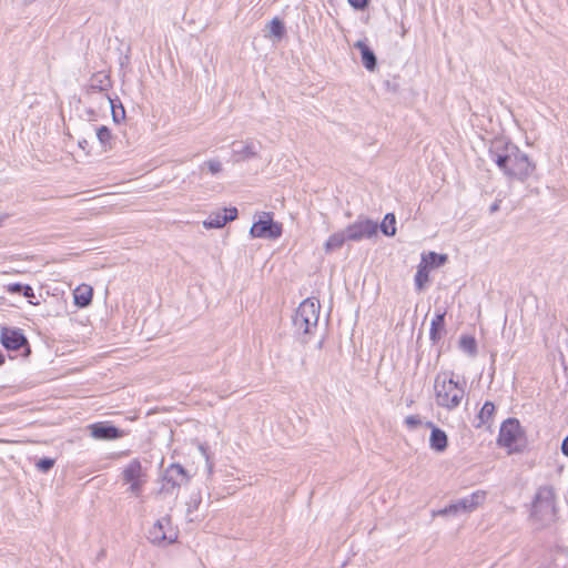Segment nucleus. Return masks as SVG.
Instances as JSON below:
<instances>
[{"label":"nucleus","instance_id":"nucleus-38","mask_svg":"<svg viewBox=\"0 0 568 568\" xmlns=\"http://www.w3.org/2000/svg\"><path fill=\"white\" fill-rule=\"evenodd\" d=\"M561 452L564 455L568 456V436L562 440Z\"/></svg>","mask_w":568,"mask_h":568},{"label":"nucleus","instance_id":"nucleus-27","mask_svg":"<svg viewBox=\"0 0 568 568\" xmlns=\"http://www.w3.org/2000/svg\"><path fill=\"white\" fill-rule=\"evenodd\" d=\"M207 170L212 175H217L223 171V164L219 159H210L201 165V170Z\"/></svg>","mask_w":568,"mask_h":568},{"label":"nucleus","instance_id":"nucleus-1","mask_svg":"<svg viewBox=\"0 0 568 568\" xmlns=\"http://www.w3.org/2000/svg\"><path fill=\"white\" fill-rule=\"evenodd\" d=\"M489 156L507 178L520 182L526 181L536 169L526 153L504 140H495L491 143Z\"/></svg>","mask_w":568,"mask_h":568},{"label":"nucleus","instance_id":"nucleus-9","mask_svg":"<svg viewBox=\"0 0 568 568\" xmlns=\"http://www.w3.org/2000/svg\"><path fill=\"white\" fill-rule=\"evenodd\" d=\"M148 538L154 545L172 544L178 538V531L172 526L170 517L165 516L154 523L148 532Z\"/></svg>","mask_w":568,"mask_h":568},{"label":"nucleus","instance_id":"nucleus-11","mask_svg":"<svg viewBox=\"0 0 568 568\" xmlns=\"http://www.w3.org/2000/svg\"><path fill=\"white\" fill-rule=\"evenodd\" d=\"M91 436L95 439H116L124 435L123 430L105 423H95L89 426Z\"/></svg>","mask_w":568,"mask_h":568},{"label":"nucleus","instance_id":"nucleus-19","mask_svg":"<svg viewBox=\"0 0 568 568\" xmlns=\"http://www.w3.org/2000/svg\"><path fill=\"white\" fill-rule=\"evenodd\" d=\"M166 478L173 486H181L183 483L187 481L185 469L179 464L170 466Z\"/></svg>","mask_w":568,"mask_h":568},{"label":"nucleus","instance_id":"nucleus-30","mask_svg":"<svg viewBox=\"0 0 568 568\" xmlns=\"http://www.w3.org/2000/svg\"><path fill=\"white\" fill-rule=\"evenodd\" d=\"M271 33L276 36V37H282L283 33H284V24L281 20L278 19H273L272 22H271Z\"/></svg>","mask_w":568,"mask_h":568},{"label":"nucleus","instance_id":"nucleus-22","mask_svg":"<svg viewBox=\"0 0 568 568\" xmlns=\"http://www.w3.org/2000/svg\"><path fill=\"white\" fill-rule=\"evenodd\" d=\"M447 262L446 254H437L435 252H429L427 254H423L422 263L427 267H438L444 265Z\"/></svg>","mask_w":568,"mask_h":568},{"label":"nucleus","instance_id":"nucleus-20","mask_svg":"<svg viewBox=\"0 0 568 568\" xmlns=\"http://www.w3.org/2000/svg\"><path fill=\"white\" fill-rule=\"evenodd\" d=\"M345 241H348L345 231L343 230L341 232H336L332 234L325 242V251L328 253L338 250L343 246Z\"/></svg>","mask_w":568,"mask_h":568},{"label":"nucleus","instance_id":"nucleus-23","mask_svg":"<svg viewBox=\"0 0 568 568\" xmlns=\"http://www.w3.org/2000/svg\"><path fill=\"white\" fill-rule=\"evenodd\" d=\"M494 414L495 405L491 402H486L477 416L479 423L476 425V427H480L481 425L487 424L493 418Z\"/></svg>","mask_w":568,"mask_h":568},{"label":"nucleus","instance_id":"nucleus-2","mask_svg":"<svg viewBox=\"0 0 568 568\" xmlns=\"http://www.w3.org/2000/svg\"><path fill=\"white\" fill-rule=\"evenodd\" d=\"M434 390L437 406L447 410L456 409L465 398V383L456 382L452 372H443L435 377Z\"/></svg>","mask_w":568,"mask_h":568},{"label":"nucleus","instance_id":"nucleus-39","mask_svg":"<svg viewBox=\"0 0 568 568\" xmlns=\"http://www.w3.org/2000/svg\"><path fill=\"white\" fill-rule=\"evenodd\" d=\"M499 210V201H496L495 203L491 204L490 206V212L491 213H495Z\"/></svg>","mask_w":568,"mask_h":568},{"label":"nucleus","instance_id":"nucleus-24","mask_svg":"<svg viewBox=\"0 0 568 568\" xmlns=\"http://www.w3.org/2000/svg\"><path fill=\"white\" fill-rule=\"evenodd\" d=\"M103 100L111 108L112 118L115 122L119 123L120 120L124 119L125 111L121 103H119V105H116L114 100L111 99L108 94H103Z\"/></svg>","mask_w":568,"mask_h":568},{"label":"nucleus","instance_id":"nucleus-40","mask_svg":"<svg viewBox=\"0 0 568 568\" xmlns=\"http://www.w3.org/2000/svg\"><path fill=\"white\" fill-rule=\"evenodd\" d=\"M4 363V355L0 352V365Z\"/></svg>","mask_w":568,"mask_h":568},{"label":"nucleus","instance_id":"nucleus-32","mask_svg":"<svg viewBox=\"0 0 568 568\" xmlns=\"http://www.w3.org/2000/svg\"><path fill=\"white\" fill-rule=\"evenodd\" d=\"M54 465V460L51 458H42L37 463V468L40 471L47 473L50 470Z\"/></svg>","mask_w":568,"mask_h":568},{"label":"nucleus","instance_id":"nucleus-4","mask_svg":"<svg viewBox=\"0 0 568 568\" xmlns=\"http://www.w3.org/2000/svg\"><path fill=\"white\" fill-rule=\"evenodd\" d=\"M531 516L541 524L554 521L556 516L555 493L549 486L540 487L536 494Z\"/></svg>","mask_w":568,"mask_h":568},{"label":"nucleus","instance_id":"nucleus-33","mask_svg":"<svg viewBox=\"0 0 568 568\" xmlns=\"http://www.w3.org/2000/svg\"><path fill=\"white\" fill-rule=\"evenodd\" d=\"M223 215L226 219V223L230 221H233L237 217V210L236 207H230V209H223L222 210Z\"/></svg>","mask_w":568,"mask_h":568},{"label":"nucleus","instance_id":"nucleus-25","mask_svg":"<svg viewBox=\"0 0 568 568\" xmlns=\"http://www.w3.org/2000/svg\"><path fill=\"white\" fill-rule=\"evenodd\" d=\"M396 219L393 213H387L381 224L382 232L387 236H393L396 233Z\"/></svg>","mask_w":568,"mask_h":568},{"label":"nucleus","instance_id":"nucleus-28","mask_svg":"<svg viewBox=\"0 0 568 568\" xmlns=\"http://www.w3.org/2000/svg\"><path fill=\"white\" fill-rule=\"evenodd\" d=\"M97 138L104 150L111 148L112 134H111V131L106 126L103 125L97 130Z\"/></svg>","mask_w":568,"mask_h":568},{"label":"nucleus","instance_id":"nucleus-14","mask_svg":"<svg viewBox=\"0 0 568 568\" xmlns=\"http://www.w3.org/2000/svg\"><path fill=\"white\" fill-rule=\"evenodd\" d=\"M354 48L359 50L364 67L368 71H374L376 69L377 60L373 50L363 40L356 41L354 43Z\"/></svg>","mask_w":568,"mask_h":568},{"label":"nucleus","instance_id":"nucleus-5","mask_svg":"<svg viewBox=\"0 0 568 568\" xmlns=\"http://www.w3.org/2000/svg\"><path fill=\"white\" fill-rule=\"evenodd\" d=\"M498 444L508 449V453L519 452L525 444L524 430L516 418L506 419L499 430Z\"/></svg>","mask_w":568,"mask_h":568},{"label":"nucleus","instance_id":"nucleus-35","mask_svg":"<svg viewBox=\"0 0 568 568\" xmlns=\"http://www.w3.org/2000/svg\"><path fill=\"white\" fill-rule=\"evenodd\" d=\"M23 285L20 283H13L8 285V291L11 293H21Z\"/></svg>","mask_w":568,"mask_h":568},{"label":"nucleus","instance_id":"nucleus-6","mask_svg":"<svg viewBox=\"0 0 568 568\" xmlns=\"http://www.w3.org/2000/svg\"><path fill=\"white\" fill-rule=\"evenodd\" d=\"M121 476L123 483L129 485L128 491L139 497L148 481V471L142 467L141 462L138 458L130 460L123 468Z\"/></svg>","mask_w":568,"mask_h":568},{"label":"nucleus","instance_id":"nucleus-8","mask_svg":"<svg viewBox=\"0 0 568 568\" xmlns=\"http://www.w3.org/2000/svg\"><path fill=\"white\" fill-rule=\"evenodd\" d=\"M282 224L274 222L271 213L263 212L250 230L252 237L275 240L282 235Z\"/></svg>","mask_w":568,"mask_h":568},{"label":"nucleus","instance_id":"nucleus-3","mask_svg":"<svg viewBox=\"0 0 568 568\" xmlns=\"http://www.w3.org/2000/svg\"><path fill=\"white\" fill-rule=\"evenodd\" d=\"M321 304L316 298L304 300L296 308L292 323L294 333L303 343L308 341V336L317 327Z\"/></svg>","mask_w":568,"mask_h":568},{"label":"nucleus","instance_id":"nucleus-21","mask_svg":"<svg viewBox=\"0 0 568 568\" xmlns=\"http://www.w3.org/2000/svg\"><path fill=\"white\" fill-rule=\"evenodd\" d=\"M226 224V219L222 210L211 213L206 220L203 221L205 229H221Z\"/></svg>","mask_w":568,"mask_h":568},{"label":"nucleus","instance_id":"nucleus-16","mask_svg":"<svg viewBox=\"0 0 568 568\" xmlns=\"http://www.w3.org/2000/svg\"><path fill=\"white\" fill-rule=\"evenodd\" d=\"M93 288L90 285L81 284L73 291L74 304L79 307H87L91 304Z\"/></svg>","mask_w":568,"mask_h":568},{"label":"nucleus","instance_id":"nucleus-15","mask_svg":"<svg viewBox=\"0 0 568 568\" xmlns=\"http://www.w3.org/2000/svg\"><path fill=\"white\" fill-rule=\"evenodd\" d=\"M447 446L448 437L446 433L438 427H433L429 437V447L437 453H443L446 450Z\"/></svg>","mask_w":568,"mask_h":568},{"label":"nucleus","instance_id":"nucleus-36","mask_svg":"<svg viewBox=\"0 0 568 568\" xmlns=\"http://www.w3.org/2000/svg\"><path fill=\"white\" fill-rule=\"evenodd\" d=\"M199 450L201 452L202 456L205 458L206 463H210V455L207 452V447L204 444H199Z\"/></svg>","mask_w":568,"mask_h":568},{"label":"nucleus","instance_id":"nucleus-17","mask_svg":"<svg viewBox=\"0 0 568 568\" xmlns=\"http://www.w3.org/2000/svg\"><path fill=\"white\" fill-rule=\"evenodd\" d=\"M445 315L444 311L438 310L432 320L429 337L433 342H437L440 339L444 327H445Z\"/></svg>","mask_w":568,"mask_h":568},{"label":"nucleus","instance_id":"nucleus-34","mask_svg":"<svg viewBox=\"0 0 568 568\" xmlns=\"http://www.w3.org/2000/svg\"><path fill=\"white\" fill-rule=\"evenodd\" d=\"M351 6L355 9H364L367 6L368 0H348Z\"/></svg>","mask_w":568,"mask_h":568},{"label":"nucleus","instance_id":"nucleus-37","mask_svg":"<svg viewBox=\"0 0 568 568\" xmlns=\"http://www.w3.org/2000/svg\"><path fill=\"white\" fill-rule=\"evenodd\" d=\"M22 293H23V295H24L26 297H32V296H33V290H32V287H31V286H29V285L23 286V288H22Z\"/></svg>","mask_w":568,"mask_h":568},{"label":"nucleus","instance_id":"nucleus-29","mask_svg":"<svg viewBox=\"0 0 568 568\" xmlns=\"http://www.w3.org/2000/svg\"><path fill=\"white\" fill-rule=\"evenodd\" d=\"M459 345H460L462 349L465 351L466 353H468L470 355L476 354L477 346H476V341L474 337L462 336L459 339Z\"/></svg>","mask_w":568,"mask_h":568},{"label":"nucleus","instance_id":"nucleus-26","mask_svg":"<svg viewBox=\"0 0 568 568\" xmlns=\"http://www.w3.org/2000/svg\"><path fill=\"white\" fill-rule=\"evenodd\" d=\"M428 282V271L427 266L420 263L418 265L416 275H415V285L418 291L424 288V285Z\"/></svg>","mask_w":568,"mask_h":568},{"label":"nucleus","instance_id":"nucleus-7","mask_svg":"<svg viewBox=\"0 0 568 568\" xmlns=\"http://www.w3.org/2000/svg\"><path fill=\"white\" fill-rule=\"evenodd\" d=\"M486 499V493L477 490L471 495L457 500L454 504L437 511L438 516H452L459 513H471L477 509Z\"/></svg>","mask_w":568,"mask_h":568},{"label":"nucleus","instance_id":"nucleus-13","mask_svg":"<svg viewBox=\"0 0 568 568\" xmlns=\"http://www.w3.org/2000/svg\"><path fill=\"white\" fill-rule=\"evenodd\" d=\"M109 88H111L110 77L103 72H98L91 77L87 93L89 95L99 93L103 99V94H105L104 92L108 91Z\"/></svg>","mask_w":568,"mask_h":568},{"label":"nucleus","instance_id":"nucleus-10","mask_svg":"<svg viewBox=\"0 0 568 568\" xmlns=\"http://www.w3.org/2000/svg\"><path fill=\"white\" fill-rule=\"evenodd\" d=\"M377 223L372 220H357L344 231L348 241H361L374 236L377 233Z\"/></svg>","mask_w":568,"mask_h":568},{"label":"nucleus","instance_id":"nucleus-12","mask_svg":"<svg viewBox=\"0 0 568 568\" xmlns=\"http://www.w3.org/2000/svg\"><path fill=\"white\" fill-rule=\"evenodd\" d=\"M1 342L7 349L17 351L27 344V338L18 329L3 328Z\"/></svg>","mask_w":568,"mask_h":568},{"label":"nucleus","instance_id":"nucleus-18","mask_svg":"<svg viewBox=\"0 0 568 568\" xmlns=\"http://www.w3.org/2000/svg\"><path fill=\"white\" fill-rule=\"evenodd\" d=\"M234 156L237 161H244L257 156V150L252 141H245L233 149Z\"/></svg>","mask_w":568,"mask_h":568},{"label":"nucleus","instance_id":"nucleus-41","mask_svg":"<svg viewBox=\"0 0 568 568\" xmlns=\"http://www.w3.org/2000/svg\"><path fill=\"white\" fill-rule=\"evenodd\" d=\"M426 426L433 430V427H436L432 422H427Z\"/></svg>","mask_w":568,"mask_h":568},{"label":"nucleus","instance_id":"nucleus-31","mask_svg":"<svg viewBox=\"0 0 568 568\" xmlns=\"http://www.w3.org/2000/svg\"><path fill=\"white\" fill-rule=\"evenodd\" d=\"M405 425L409 429H416L418 426L422 425V419L418 415H409L405 418Z\"/></svg>","mask_w":568,"mask_h":568}]
</instances>
